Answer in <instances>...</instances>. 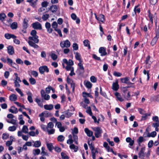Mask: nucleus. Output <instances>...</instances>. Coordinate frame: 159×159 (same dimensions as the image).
I'll return each instance as SVG.
<instances>
[{
	"mask_svg": "<svg viewBox=\"0 0 159 159\" xmlns=\"http://www.w3.org/2000/svg\"><path fill=\"white\" fill-rule=\"evenodd\" d=\"M21 131L27 134L28 133V129L26 125H24Z\"/></svg>",
	"mask_w": 159,
	"mask_h": 159,
	"instance_id": "31",
	"label": "nucleus"
},
{
	"mask_svg": "<svg viewBox=\"0 0 159 159\" xmlns=\"http://www.w3.org/2000/svg\"><path fill=\"white\" fill-rule=\"evenodd\" d=\"M37 32L35 30H32L30 32V34L32 36V37L35 36H37L36 35Z\"/></svg>",
	"mask_w": 159,
	"mask_h": 159,
	"instance_id": "56",
	"label": "nucleus"
},
{
	"mask_svg": "<svg viewBox=\"0 0 159 159\" xmlns=\"http://www.w3.org/2000/svg\"><path fill=\"white\" fill-rule=\"evenodd\" d=\"M39 72L41 74H43L45 71H46L48 73L49 71L48 67L46 66H43L39 67Z\"/></svg>",
	"mask_w": 159,
	"mask_h": 159,
	"instance_id": "6",
	"label": "nucleus"
},
{
	"mask_svg": "<svg viewBox=\"0 0 159 159\" xmlns=\"http://www.w3.org/2000/svg\"><path fill=\"white\" fill-rule=\"evenodd\" d=\"M93 131H95V135L96 138H98L101 136V134L102 133V130L99 127H94L93 128Z\"/></svg>",
	"mask_w": 159,
	"mask_h": 159,
	"instance_id": "3",
	"label": "nucleus"
},
{
	"mask_svg": "<svg viewBox=\"0 0 159 159\" xmlns=\"http://www.w3.org/2000/svg\"><path fill=\"white\" fill-rule=\"evenodd\" d=\"M32 142L34 143V144L33 145V146L34 147L39 148L41 146V143L40 141H34L32 140Z\"/></svg>",
	"mask_w": 159,
	"mask_h": 159,
	"instance_id": "14",
	"label": "nucleus"
},
{
	"mask_svg": "<svg viewBox=\"0 0 159 159\" xmlns=\"http://www.w3.org/2000/svg\"><path fill=\"white\" fill-rule=\"evenodd\" d=\"M98 20L104 22L105 20L104 15L102 14L100 15L98 17Z\"/></svg>",
	"mask_w": 159,
	"mask_h": 159,
	"instance_id": "34",
	"label": "nucleus"
},
{
	"mask_svg": "<svg viewBox=\"0 0 159 159\" xmlns=\"http://www.w3.org/2000/svg\"><path fill=\"white\" fill-rule=\"evenodd\" d=\"M49 55L51 57L53 60H56L57 58V55L55 54L53 52H52Z\"/></svg>",
	"mask_w": 159,
	"mask_h": 159,
	"instance_id": "28",
	"label": "nucleus"
},
{
	"mask_svg": "<svg viewBox=\"0 0 159 159\" xmlns=\"http://www.w3.org/2000/svg\"><path fill=\"white\" fill-rule=\"evenodd\" d=\"M47 131L49 134H52L54 133L55 129H47Z\"/></svg>",
	"mask_w": 159,
	"mask_h": 159,
	"instance_id": "50",
	"label": "nucleus"
},
{
	"mask_svg": "<svg viewBox=\"0 0 159 159\" xmlns=\"http://www.w3.org/2000/svg\"><path fill=\"white\" fill-rule=\"evenodd\" d=\"M49 17V15L48 14H46L45 15H44L43 16L42 18L44 20H46Z\"/></svg>",
	"mask_w": 159,
	"mask_h": 159,
	"instance_id": "57",
	"label": "nucleus"
},
{
	"mask_svg": "<svg viewBox=\"0 0 159 159\" xmlns=\"http://www.w3.org/2000/svg\"><path fill=\"white\" fill-rule=\"evenodd\" d=\"M129 78L126 77L124 78H121L120 80L121 82L126 84L127 83V81L129 80Z\"/></svg>",
	"mask_w": 159,
	"mask_h": 159,
	"instance_id": "32",
	"label": "nucleus"
},
{
	"mask_svg": "<svg viewBox=\"0 0 159 159\" xmlns=\"http://www.w3.org/2000/svg\"><path fill=\"white\" fill-rule=\"evenodd\" d=\"M144 141V138L143 137L140 136L139 137V139H137V141L139 145H140V143Z\"/></svg>",
	"mask_w": 159,
	"mask_h": 159,
	"instance_id": "37",
	"label": "nucleus"
},
{
	"mask_svg": "<svg viewBox=\"0 0 159 159\" xmlns=\"http://www.w3.org/2000/svg\"><path fill=\"white\" fill-rule=\"evenodd\" d=\"M44 109L47 110H50L53 108V106L52 104H46L44 106Z\"/></svg>",
	"mask_w": 159,
	"mask_h": 159,
	"instance_id": "19",
	"label": "nucleus"
},
{
	"mask_svg": "<svg viewBox=\"0 0 159 159\" xmlns=\"http://www.w3.org/2000/svg\"><path fill=\"white\" fill-rule=\"evenodd\" d=\"M14 74L15 76V78L14 80V81H19L20 82H21V81L20 80V78L18 76L17 73H15Z\"/></svg>",
	"mask_w": 159,
	"mask_h": 159,
	"instance_id": "42",
	"label": "nucleus"
},
{
	"mask_svg": "<svg viewBox=\"0 0 159 159\" xmlns=\"http://www.w3.org/2000/svg\"><path fill=\"white\" fill-rule=\"evenodd\" d=\"M148 11L149 13L148 17L150 19V20L152 22V23H153V15L151 14L150 10H149Z\"/></svg>",
	"mask_w": 159,
	"mask_h": 159,
	"instance_id": "47",
	"label": "nucleus"
},
{
	"mask_svg": "<svg viewBox=\"0 0 159 159\" xmlns=\"http://www.w3.org/2000/svg\"><path fill=\"white\" fill-rule=\"evenodd\" d=\"M86 111V112L89 114L90 116H92V113L91 111V110L90 107H88Z\"/></svg>",
	"mask_w": 159,
	"mask_h": 159,
	"instance_id": "51",
	"label": "nucleus"
},
{
	"mask_svg": "<svg viewBox=\"0 0 159 159\" xmlns=\"http://www.w3.org/2000/svg\"><path fill=\"white\" fill-rule=\"evenodd\" d=\"M7 51L8 53L10 55L13 54L14 52V48L11 45H10L8 47Z\"/></svg>",
	"mask_w": 159,
	"mask_h": 159,
	"instance_id": "15",
	"label": "nucleus"
},
{
	"mask_svg": "<svg viewBox=\"0 0 159 159\" xmlns=\"http://www.w3.org/2000/svg\"><path fill=\"white\" fill-rule=\"evenodd\" d=\"M41 97L45 100H48L50 98V96L49 95L46 94L43 90H42L41 91Z\"/></svg>",
	"mask_w": 159,
	"mask_h": 159,
	"instance_id": "8",
	"label": "nucleus"
},
{
	"mask_svg": "<svg viewBox=\"0 0 159 159\" xmlns=\"http://www.w3.org/2000/svg\"><path fill=\"white\" fill-rule=\"evenodd\" d=\"M99 52L102 56H105L107 54L106 49L104 47H100L99 49Z\"/></svg>",
	"mask_w": 159,
	"mask_h": 159,
	"instance_id": "11",
	"label": "nucleus"
},
{
	"mask_svg": "<svg viewBox=\"0 0 159 159\" xmlns=\"http://www.w3.org/2000/svg\"><path fill=\"white\" fill-rule=\"evenodd\" d=\"M50 10L53 13L56 12L57 10V5H52L50 8Z\"/></svg>",
	"mask_w": 159,
	"mask_h": 159,
	"instance_id": "23",
	"label": "nucleus"
},
{
	"mask_svg": "<svg viewBox=\"0 0 159 159\" xmlns=\"http://www.w3.org/2000/svg\"><path fill=\"white\" fill-rule=\"evenodd\" d=\"M83 43L85 46L88 47L89 49L90 48L89 41L88 40H85L84 41Z\"/></svg>",
	"mask_w": 159,
	"mask_h": 159,
	"instance_id": "35",
	"label": "nucleus"
},
{
	"mask_svg": "<svg viewBox=\"0 0 159 159\" xmlns=\"http://www.w3.org/2000/svg\"><path fill=\"white\" fill-rule=\"evenodd\" d=\"M84 84L86 87L89 88H91L92 85V84L89 81H85Z\"/></svg>",
	"mask_w": 159,
	"mask_h": 159,
	"instance_id": "25",
	"label": "nucleus"
},
{
	"mask_svg": "<svg viewBox=\"0 0 159 159\" xmlns=\"http://www.w3.org/2000/svg\"><path fill=\"white\" fill-rule=\"evenodd\" d=\"M115 94L118 100L120 102H122L124 101V99L121 97V96L119 93L116 92Z\"/></svg>",
	"mask_w": 159,
	"mask_h": 159,
	"instance_id": "20",
	"label": "nucleus"
},
{
	"mask_svg": "<svg viewBox=\"0 0 159 159\" xmlns=\"http://www.w3.org/2000/svg\"><path fill=\"white\" fill-rule=\"evenodd\" d=\"M57 139L58 141L62 142L65 139V137L62 135H60L58 136Z\"/></svg>",
	"mask_w": 159,
	"mask_h": 159,
	"instance_id": "36",
	"label": "nucleus"
},
{
	"mask_svg": "<svg viewBox=\"0 0 159 159\" xmlns=\"http://www.w3.org/2000/svg\"><path fill=\"white\" fill-rule=\"evenodd\" d=\"M82 61L80 60V62L78 63V65L80 69L83 71L84 70V68L83 66V64L82 63Z\"/></svg>",
	"mask_w": 159,
	"mask_h": 159,
	"instance_id": "52",
	"label": "nucleus"
},
{
	"mask_svg": "<svg viewBox=\"0 0 159 159\" xmlns=\"http://www.w3.org/2000/svg\"><path fill=\"white\" fill-rule=\"evenodd\" d=\"M29 81L30 83L33 85L35 84L36 83L35 79L32 77L29 79Z\"/></svg>",
	"mask_w": 159,
	"mask_h": 159,
	"instance_id": "44",
	"label": "nucleus"
},
{
	"mask_svg": "<svg viewBox=\"0 0 159 159\" xmlns=\"http://www.w3.org/2000/svg\"><path fill=\"white\" fill-rule=\"evenodd\" d=\"M151 113H146L143 115L142 116V119L143 120H145L147 118L148 116H150Z\"/></svg>",
	"mask_w": 159,
	"mask_h": 159,
	"instance_id": "59",
	"label": "nucleus"
},
{
	"mask_svg": "<svg viewBox=\"0 0 159 159\" xmlns=\"http://www.w3.org/2000/svg\"><path fill=\"white\" fill-rule=\"evenodd\" d=\"M126 141L127 142L129 143V145L130 146H132L134 143V141L132 140L131 138L130 137L126 138Z\"/></svg>",
	"mask_w": 159,
	"mask_h": 159,
	"instance_id": "21",
	"label": "nucleus"
},
{
	"mask_svg": "<svg viewBox=\"0 0 159 159\" xmlns=\"http://www.w3.org/2000/svg\"><path fill=\"white\" fill-rule=\"evenodd\" d=\"M65 113L66 117L67 118L70 117L72 115V113L69 112L68 111H66Z\"/></svg>",
	"mask_w": 159,
	"mask_h": 159,
	"instance_id": "55",
	"label": "nucleus"
},
{
	"mask_svg": "<svg viewBox=\"0 0 159 159\" xmlns=\"http://www.w3.org/2000/svg\"><path fill=\"white\" fill-rule=\"evenodd\" d=\"M48 4V2L47 1L42 2L41 3V5L43 7H46Z\"/></svg>",
	"mask_w": 159,
	"mask_h": 159,
	"instance_id": "62",
	"label": "nucleus"
},
{
	"mask_svg": "<svg viewBox=\"0 0 159 159\" xmlns=\"http://www.w3.org/2000/svg\"><path fill=\"white\" fill-rule=\"evenodd\" d=\"M5 37L7 39H10L11 38L15 39L16 38V36L14 35L8 33L6 34H5Z\"/></svg>",
	"mask_w": 159,
	"mask_h": 159,
	"instance_id": "16",
	"label": "nucleus"
},
{
	"mask_svg": "<svg viewBox=\"0 0 159 159\" xmlns=\"http://www.w3.org/2000/svg\"><path fill=\"white\" fill-rule=\"evenodd\" d=\"M70 149H73L75 152H77L78 149V147L77 146H75L74 144H71L70 146Z\"/></svg>",
	"mask_w": 159,
	"mask_h": 159,
	"instance_id": "26",
	"label": "nucleus"
},
{
	"mask_svg": "<svg viewBox=\"0 0 159 159\" xmlns=\"http://www.w3.org/2000/svg\"><path fill=\"white\" fill-rule=\"evenodd\" d=\"M48 113L47 111H46L43 112L40 114L39 115V116L40 117V120L41 121L43 122L44 121L45 119L44 116H48Z\"/></svg>",
	"mask_w": 159,
	"mask_h": 159,
	"instance_id": "10",
	"label": "nucleus"
},
{
	"mask_svg": "<svg viewBox=\"0 0 159 159\" xmlns=\"http://www.w3.org/2000/svg\"><path fill=\"white\" fill-rule=\"evenodd\" d=\"M47 145L48 150L50 151H52L53 149V146L52 143H47Z\"/></svg>",
	"mask_w": 159,
	"mask_h": 159,
	"instance_id": "45",
	"label": "nucleus"
},
{
	"mask_svg": "<svg viewBox=\"0 0 159 159\" xmlns=\"http://www.w3.org/2000/svg\"><path fill=\"white\" fill-rule=\"evenodd\" d=\"M70 42L68 40L61 41L60 43V46L62 48H68L70 46Z\"/></svg>",
	"mask_w": 159,
	"mask_h": 159,
	"instance_id": "5",
	"label": "nucleus"
},
{
	"mask_svg": "<svg viewBox=\"0 0 159 159\" xmlns=\"http://www.w3.org/2000/svg\"><path fill=\"white\" fill-rule=\"evenodd\" d=\"M72 47L74 50H76L78 49V44L76 43H73L72 45Z\"/></svg>",
	"mask_w": 159,
	"mask_h": 159,
	"instance_id": "63",
	"label": "nucleus"
},
{
	"mask_svg": "<svg viewBox=\"0 0 159 159\" xmlns=\"http://www.w3.org/2000/svg\"><path fill=\"white\" fill-rule=\"evenodd\" d=\"M38 38V36L34 37L30 36L28 38L30 40L28 41L29 45L34 48H38L39 46L36 44V43H38L39 42V39Z\"/></svg>",
	"mask_w": 159,
	"mask_h": 159,
	"instance_id": "1",
	"label": "nucleus"
},
{
	"mask_svg": "<svg viewBox=\"0 0 159 159\" xmlns=\"http://www.w3.org/2000/svg\"><path fill=\"white\" fill-rule=\"evenodd\" d=\"M64 63L67 65L65 68L67 70H71L72 68H74L73 67L71 66L74 64L72 60H64Z\"/></svg>",
	"mask_w": 159,
	"mask_h": 159,
	"instance_id": "2",
	"label": "nucleus"
},
{
	"mask_svg": "<svg viewBox=\"0 0 159 159\" xmlns=\"http://www.w3.org/2000/svg\"><path fill=\"white\" fill-rule=\"evenodd\" d=\"M17 96L14 94L11 95L9 97V99L11 101H15L17 99Z\"/></svg>",
	"mask_w": 159,
	"mask_h": 159,
	"instance_id": "27",
	"label": "nucleus"
},
{
	"mask_svg": "<svg viewBox=\"0 0 159 159\" xmlns=\"http://www.w3.org/2000/svg\"><path fill=\"white\" fill-rule=\"evenodd\" d=\"M92 155L93 159H96L95 155L98 153V152L97 150L92 151Z\"/></svg>",
	"mask_w": 159,
	"mask_h": 159,
	"instance_id": "46",
	"label": "nucleus"
},
{
	"mask_svg": "<svg viewBox=\"0 0 159 159\" xmlns=\"http://www.w3.org/2000/svg\"><path fill=\"white\" fill-rule=\"evenodd\" d=\"M40 152V150L39 149H34L33 151V154L34 155H39Z\"/></svg>",
	"mask_w": 159,
	"mask_h": 159,
	"instance_id": "38",
	"label": "nucleus"
},
{
	"mask_svg": "<svg viewBox=\"0 0 159 159\" xmlns=\"http://www.w3.org/2000/svg\"><path fill=\"white\" fill-rule=\"evenodd\" d=\"M53 126L54 125L53 123L52 122H50L48 124V125L47 126V129H48L49 128L52 129Z\"/></svg>",
	"mask_w": 159,
	"mask_h": 159,
	"instance_id": "49",
	"label": "nucleus"
},
{
	"mask_svg": "<svg viewBox=\"0 0 159 159\" xmlns=\"http://www.w3.org/2000/svg\"><path fill=\"white\" fill-rule=\"evenodd\" d=\"M84 130L88 136L91 137L93 135V132L89 130L88 128H85L84 129Z\"/></svg>",
	"mask_w": 159,
	"mask_h": 159,
	"instance_id": "17",
	"label": "nucleus"
},
{
	"mask_svg": "<svg viewBox=\"0 0 159 159\" xmlns=\"http://www.w3.org/2000/svg\"><path fill=\"white\" fill-rule=\"evenodd\" d=\"M113 75L116 77H120L122 75V74L120 72L114 71L113 73Z\"/></svg>",
	"mask_w": 159,
	"mask_h": 159,
	"instance_id": "58",
	"label": "nucleus"
},
{
	"mask_svg": "<svg viewBox=\"0 0 159 159\" xmlns=\"http://www.w3.org/2000/svg\"><path fill=\"white\" fill-rule=\"evenodd\" d=\"M119 88V85L117 81L115 83H113L112 84V89L115 91H117Z\"/></svg>",
	"mask_w": 159,
	"mask_h": 159,
	"instance_id": "18",
	"label": "nucleus"
},
{
	"mask_svg": "<svg viewBox=\"0 0 159 159\" xmlns=\"http://www.w3.org/2000/svg\"><path fill=\"white\" fill-rule=\"evenodd\" d=\"M90 81L93 83H95L97 81L96 78L94 76H92L90 78Z\"/></svg>",
	"mask_w": 159,
	"mask_h": 159,
	"instance_id": "61",
	"label": "nucleus"
},
{
	"mask_svg": "<svg viewBox=\"0 0 159 159\" xmlns=\"http://www.w3.org/2000/svg\"><path fill=\"white\" fill-rule=\"evenodd\" d=\"M75 54V58L76 60H81V58L80 54L78 52H76Z\"/></svg>",
	"mask_w": 159,
	"mask_h": 159,
	"instance_id": "53",
	"label": "nucleus"
},
{
	"mask_svg": "<svg viewBox=\"0 0 159 159\" xmlns=\"http://www.w3.org/2000/svg\"><path fill=\"white\" fill-rule=\"evenodd\" d=\"M7 122L8 123H11L14 125H16L17 124L16 120L13 119H11L10 120H7Z\"/></svg>",
	"mask_w": 159,
	"mask_h": 159,
	"instance_id": "43",
	"label": "nucleus"
},
{
	"mask_svg": "<svg viewBox=\"0 0 159 159\" xmlns=\"http://www.w3.org/2000/svg\"><path fill=\"white\" fill-rule=\"evenodd\" d=\"M7 84V81L5 80H2L1 81V84L2 86L4 87L5 86H6Z\"/></svg>",
	"mask_w": 159,
	"mask_h": 159,
	"instance_id": "60",
	"label": "nucleus"
},
{
	"mask_svg": "<svg viewBox=\"0 0 159 159\" xmlns=\"http://www.w3.org/2000/svg\"><path fill=\"white\" fill-rule=\"evenodd\" d=\"M52 28L54 29V30L57 32L59 34V36L60 37H62V35L61 34V30L57 28L58 26L57 23L55 21L53 22L52 25Z\"/></svg>",
	"mask_w": 159,
	"mask_h": 159,
	"instance_id": "4",
	"label": "nucleus"
},
{
	"mask_svg": "<svg viewBox=\"0 0 159 159\" xmlns=\"http://www.w3.org/2000/svg\"><path fill=\"white\" fill-rule=\"evenodd\" d=\"M3 159H11L9 154H6L3 157Z\"/></svg>",
	"mask_w": 159,
	"mask_h": 159,
	"instance_id": "54",
	"label": "nucleus"
},
{
	"mask_svg": "<svg viewBox=\"0 0 159 159\" xmlns=\"http://www.w3.org/2000/svg\"><path fill=\"white\" fill-rule=\"evenodd\" d=\"M9 111L10 112L13 113H16L18 112L17 109L14 107H11Z\"/></svg>",
	"mask_w": 159,
	"mask_h": 159,
	"instance_id": "24",
	"label": "nucleus"
},
{
	"mask_svg": "<svg viewBox=\"0 0 159 159\" xmlns=\"http://www.w3.org/2000/svg\"><path fill=\"white\" fill-rule=\"evenodd\" d=\"M28 20L25 19L24 20L23 23V27L24 29H26L28 26Z\"/></svg>",
	"mask_w": 159,
	"mask_h": 159,
	"instance_id": "30",
	"label": "nucleus"
},
{
	"mask_svg": "<svg viewBox=\"0 0 159 159\" xmlns=\"http://www.w3.org/2000/svg\"><path fill=\"white\" fill-rule=\"evenodd\" d=\"M31 74L34 77H37L38 76V73L36 71H31Z\"/></svg>",
	"mask_w": 159,
	"mask_h": 159,
	"instance_id": "64",
	"label": "nucleus"
},
{
	"mask_svg": "<svg viewBox=\"0 0 159 159\" xmlns=\"http://www.w3.org/2000/svg\"><path fill=\"white\" fill-rule=\"evenodd\" d=\"M145 148H142L140 151L139 153V157L141 159H143L145 156Z\"/></svg>",
	"mask_w": 159,
	"mask_h": 159,
	"instance_id": "13",
	"label": "nucleus"
},
{
	"mask_svg": "<svg viewBox=\"0 0 159 159\" xmlns=\"http://www.w3.org/2000/svg\"><path fill=\"white\" fill-rule=\"evenodd\" d=\"M33 27L35 29H42L41 25L38 22H36L32 24Z\"/></svg>",
	"mask_w": 159,
	"mask_h": 159,
	"instance_id": "9",
	"label": "nucleus"
},
{
	"mask_svg": "<svg viewBox=\"0 0 159 159\" xmlns=\"http://www.w3.org/2000/svg\"><path fill=\"white\" fill-rule=\"evenodd\" d=\"M6 17V15L4 13H0V20L3 21Z\"/></svg>",
	"mask_w": 159,
	"mask_h": 159,
	"instance_id": "40",
	"label": "nucleus"
},
{
	"mask_svg": "<svg viewBox=\"0 0 159 159\" xmlns=\"http://www.w3.org/2000/svg\"><path fill=\"white\" fill-rule=\"evenodd\" d=\"M45 148L43 147H42L41 148V154L43 155H46L47 156H49L48 154L45 151Z\"/></svg>",
	"mask_w": 159,
	"mask_h": 159,
	"instance_id": "41",
	"label": "nucleus"
},
{
	"mask_svg": "<svg viewBox=\"0 0 159 159\" xmlns=\"http://www.w3.org/2000/svg\"><path fill=\"white\" fill-rule=\"evenodd\" d=\"M61 155L62 159H69V157L64 152H62L61 153Z\"/></svg>",
	"mask_w": 159,
	"mask_h": 159,
	"instance_id": "39",
	"label": "nucleus"
},
{
	"mask_svg": "<svg viewBox=\"0 0 159 159\" xmlns=\"http://www.w3.org/2000/svg\"><path fill=\"white\" fill-rule=\"evenodd\" d=\"M45 26L46 29H47V31L49 33H51L52 32L53 30L51 28V24L48 22L46 23L45 24Z\"/></svg>",
	"mask_w": 159,
	"mask_h": 159,
	"instance_id": "12",
	"label": "nucleus"
},
{
	"mask_svg": "<svg viewBox=\"0 0 159 159\" xmlns=\"http://www.w3.org/2000/svg\"><path fill=\"white\" fill-rule=\"evenodd\" d=\"M16 127L15 126H10L8 128V129L10 131H14L16 130Z\"/></svg>",
	"mask_w": 159,
	"mask_h": 159,
	"instance_id": "48",
	"label": "nucleus"
},
{
	"mask_svg": "<svg viewBox=\"0 0 159 159\" xmlns=\"http://www.w3.org/2000/svg\"><path fill=\"white\" fill-rule=\"evenodd\" d=\"M27 94L28 96L27 98L28 101L30 103L32 102H33V100L32 98V93L30 92H28L27 93Z\"/></svg>",
	"mask_w": 159,
	"mask_h": 159,
	"instance_id": "22",
	"label": "nucleus"
},
{
	"mask_svg": "<svg viewBox=\"0 0 159 159\" xmlns=\"http://www.w3.org/2000/svg\"><path fill=\"white\" fill-rule=\"evenodd\" d=\"M11 28L12 29H16L17 28V23L16 22H14L11 25Z\"/></svg>",
	"mask_w": 159,
	"mask_h": 159,
	"instance_id": "29",
	"label": "nucleus"
},
{
	"mask_svg": "<svg viewBox=\"0 0 159 159\" xmlns=\"http://www.w3.org/2000/svg\"><path fill=\"white\" fill-rule=\"evenodd\" d=\"M159 36V27L158 30H157L156 32V36L154 38V39L152 40L151 42V44L153 46L156 43L157 41L158 38Z\"/></svg>",
	"mask_w": 159,
	"mask_h": 159,
	"instance_id": "7",
	"label": "nucleus"
},
{
	"mask_svg": "<svg viewBox=\"0 0 159 159\" xmlns=\"http://www.w3.org/2000/svg\"><path fill=\"white\" fill-rule=\"evenodd\" d=\"M151 99L152 100L156 101H159V97L158 95L154 96L151 97Z\"/></svg>",
	"mask_w": 159,
	"mask_h": 159,
	"instance_id": "33",
	"label": "nucleus"
}]
</instances>
